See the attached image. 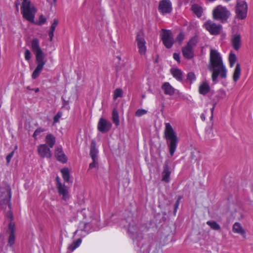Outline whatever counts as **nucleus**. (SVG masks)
<instances>
[{"label": "nucleus", "mask_w": 253, "mask_h": 253, "mask_svg": "<svg viewBox=\"0 0 253 253\" xmlns=\"http://www.w3.org/2000/svg\"><path fill=\"white\" fill-rule=\"evenodd\" d=\"M209 70L212 72V80L214 83L217 82V78H225L227 70L224 65L220 54L216 50L211 49L210 51V64Z\"/></svg>", "instance_id": "obj_1"}, {"label": "nucleus", "mask_w": 253, "mask_h": 253, "mask_svg": "<svg viewBox=\"0 0 253 253\" xmlns=\"http://www.w3.org/2000/svg\"><path fill=\"white\" fill-rule=\"evenodd\" d=\"M81 216L83 220L80 222L78 228L74 234L84 237L94 230V225L96 223L97 219L94 217V213L88 209H83L78 213V216Z\"/></svg>", "instance_id": "obj_2"}, {"label": "nucleus", "mask_w": 253, "mask_h": 253, "mask_svg": "<svg viewBox=\"0 0 253 253\" xmlns=\"http://www.w3.org/2000/svg\"><path fill=\"white\" fill-rule=\"evenodd\" d=\"M31 47L32 51L35 54L36 62H37V66L32 75V78L36 79L39 77L42 70L46 60L44 59V54L40 46L39 41L38 39H33L31 42Z\"/></svg>", "instance_id": "obj_3"}, {"label": "nucleus", "mask_w": 253, "mask_h": 253, "mask_svg": "<svg viewBox=\"0 0 253 253\" xmlns=\"http://www.w3.org/2000/svg\"><path fill=\"white\" fill-rule=\"evenodd\" d=\"M165 137L170 156H172L176 149L178 138L169 123L165 125Z\"/></svg>", "instance_id": "obj_4"}, {"label": "nucleus", "mask_w": 253, "mask_h": 253, "mask_svg": "<svg viewBox=\"0 0 253 253\" xmlns=\"http://www.w3.org/2000/svg\"><path fill=\"white\" fill-rule=\"evenodd\" d=\"M21 11L25 19L31 22H34V17L37 10L31 4L30 0H23Z\"/></svg>", "instance_id": "obj_5"}, {"label": "nucleus", "mask_w": 253, "mask_h": 253, "mask_svg": "<svg viewBox=\"0 0 253 253\" xmlns=\"http://www.w3.org/2000/svg\"><path fill=\"white\" fill-rule=\"evenodd\" d=\"M11 192L9 186L7 185L0 188V205L3 208L8 205L9 209H11Z\"/></svg>", "instance_id": "obj_6"}, {"label": "nucleus", "mask_w": 253, "mask_h": 253, "mask_svg": "<svg viewBox=\"0 0 253 253\" xmlns=\"http://www.w3.org/2000/svg\"><path fill=\"white\" fill-rule=\"evenodd\" d=\"M73 182V177L71 174L70 170L64 168V201L70 197L69 193Z\"/></svg>", "instance_id": "obj_7"}, {"label": "nucleus", "mask_w": 253, "mask_h": 253, "mask_svg": "<svg viewBox=\"0 0 253 253\" xmlns=\"http://www.w3.org/2000/svg\"><path fill=\"white\" fill-rule=\"evenodd\" d=\"M213 18L217 20L225 21L230 15V12L226 7L219 5L213 10Z\"/></svg>", "instance_id": "obj_8"}, {"label": "nucleus", "mask_w": 253, "mask_h": 253, "mask_svg": "<svg viewBox=\"0 0 253 253\" xmlns=\"http://www.w3.org/2000/svg\"><path fill=\"white\" fill-rule=\"evenodd\" d=\"M129 220V224L128 226V232L134 242L135 240L141 237V234L139 232V230L136 225L135 222L131 219V218H128L127 219H125L123 220V222H127Z\"/></svg>", "instance_id": "obj_9"}, {"label": "nucleus", "mask_w": 253, "mask_h": 253, "mask_svg": "<svg viewBox=\"0 0 253 253\" xmlns=\"http://www.w3.org/2000/svg\"><path fill=\"white\" fill-rule=\"evenodd\" d=\"M161 35L162 40L165 46L168 48H170L174 42L171 32L170 30H162Z\"/></svg>", "instance_id": "obj_10"}, {"label": "nucleus", "mask_w": 253, "mask_h": 253, "mask_svg": "<svg viewBox=\"0 0 253 253\" xmlns=\"http://www.w3.org/2000/svg\"><path fill=\"white\" fill-rule=\"evenodd\" d=\"M248 6L245 1L239 2L237 4L236 13L238 18L245 19L247 15Z\"/></svg>", "instance_id": "obj_11"}, {"label": "nucleus", "mask_w": 253, "mask_h": 253, "mask_svg": "<svg viewBox=\"0 0 253 253\" xmlns=\"http://www.w3.org/2000/svg\"><path fill=\"white\" fill-rule=\"evenodd\" d=\"M204 26L211 34L214 35H218L222 29L221 25L216 24L211 21L206 22Z\"/></svg>", "instance_id": "obj_12"}, {"label": "nucleus", "mask_w": 253, "mask_h": 253, "mask_svg": "<svg viewBox=\"0 0 253 253\" xmlns=\"http://www.w3.org/2000/svg\"><path fill=\"white\" fill-rule=\"evenodd\" d=\"M195 44V39H191L189 41L186 46L182 48L183 55L185 58L190 59L193 57V47Z\"/></svg>", "instance_id": "obj_13"}, {"label": "nucleus", "mask_w": 253, "mask_h": 253, "mask_svg": "<svg viewBox=\"0 0 253 253\" xmlns=\"http://www.w3.org/2000/svg\"><path fill=\"white\" fill-rule=\"evenodd\" d=\"M159 10L163 15L171 12L172 10V4L169 0L161 1L159 5Z\"/></svg>", "instance_id": "obj_14"}, {"label": "nucleus", "mask_w": 253, "mask_h": 253, "mask_svg": "<svg viewBox=\"0 0 253 253\" xmlns=\"http://www.w3.org/2000/svg\"><path fill=\"white\" fill-rule=\"evenodd\" d=\"M137 45L138 48V52L141 55H144L147 50L146 41L140 34H138L136 37Z\"/></svg>", "instance_id": "obj_15"}, {"label": "nucleus", "mask_w": 253, "mask_h": 253, "mask_svg": "<svg viewBox=\"0 0 253 253\" xmlns=\"http://www.w3.org/2000/svg\"><path fill=\"white\" fill-rule=\"evenodd\" d=\"M111 126L112 124L109 121L103 118L99 119L97 125V128L100 132L102 133L107 132L110 129Z\"/></svg>", "instance_id": "obj_16"}, {"label": "nucleus", "mask_w": 253, "mask_h": 253, "mask_svg": "<svg viewBox=\"0 0 253 253\" xmlns=\"http://www.w3.org/2000/svg\"><path fill=\"white\" fill-rule=\"evenodd\" d=\"M39 155L42 158H49L51 157L50 148L46 144H41L38 147Z\"/></svg>", "instance_id": "obj_17"}, {"label": "nucleus", "mask_w": 253, "mask_h": 253, "mask_svg": "<svg viewBox=\"0 0 253 253\" xmlns=\"http://www.w3.org/2000/svg\"><path fill=\"white\" fill-rule=\"evenodd\" d=\"M15 224L12 222H10L8 224V228L7 232L9 234L8 239V245L12 246L15 243Z\"/></svg>", "instance_id": "obj_18"}, {"label": "nucleus", "mask_w": 253, "mask_h": 253, "mask_svg": "<svg viewBox=\"0 0 253 253\" xmlns=\"http://www.w3.org/2000/svg\"><path fill=\"white\" fill-rule=\"evenodd\" d=\"M162 89L166 95H173L176 89H175L169 82H164L161 86Z\"/></svg>", "instance_id": "obj_19"}, {"label": "nucleus", "mask_w": 253, "mask_h": 253, "mask_svg": "<svg viewBox=\"0 0 253 253\" xmlns=\"http://www.w3.org/2000/svg\"><path fill=\"white\" fill-rule=\"evenodd\" d=\"M210 86L209 83L207 81H204L200 83L199 86V92L200 94L205 95L210 91Z\"/></svg>", "instance_id": "obj_20"}, {"label": "nucleus", "mask_w": 253, "mask_h": 253, "mask_svg": "<svg viewBox=\"0 0 253 253\" xmlns=\"http://www.w3.org/2000/svg\"><path fill=\"white\" fill-rule=\"evenodd\" d=\"M232 46L235 50H238L241 45V37L239 34H235L233 36L231 39Z\"/></svg>", "instance_id": "obj_21"}, {"label": "nucleus", "mask_w": 253, "mask_h": 253, "mask_svg": "<svg viewBox=\"0 0 253 253\" xmlns=\"http://www.w3.org/2000/svg\"><path fill=\"white\" fill-rule=\"evenodd\" d=\"M171 171L168 165H165L164 170L162 173V180L168 183L170 181V175Z\"/></svg>", "instance_id": "obj_22"}, {"label": "nucleus", "mask_w": 253, "mask_h": 253, "mask_svg": "<svg viewBox=\"0 0 253 253\" xmlns=\"http://www.w3.org/2000/svg\"><path fill=\"white\" fill-rule=\"evenodd\" d=\"M232 230L234 233L240 234L244 238L246 237V232L239 222H235L234 224Z\"/></svg>", "instance_id": "obj_23"}, {"label": "nucleus", "mask_w": 253, "mask_h": 253, "mask_svg": "<svg viewBox=\"0 0 253 253\" xmlns=\"http://www.w3.org/2000/svg\"><path fill=\"white\" fill-rule=\"evenodd\" d=\"M172 76L178 81L181 82L183 80V73L180 69L172 68L170 70Z\"/></svg>", "instance_id": "obj_24"}, {"label": "nucleus", "mask_w": 253, "mask_h": 253, "mask_svg": "<svg viewBox=\"0 0 253 253\" xmlns=\"http://www.w3.org/2000/svg\"><path fill=\"white\" fill-rule=\"evenodd\" d=\"M82 241V239L79 238L77 241L73 242L72 244L68 246L67 248V253H71L73 252L75 250H76L80 246Z\"/></svg>", "instance_id": "obj_25"}, {"label": "nucleus", "mask_w": 253, "mask_h": 253, "mask_svg": "<svg viewBox=\"0 0 253 253\" xmlns=\"http://www.w3.org/2000/svg\"><path fill=\"white\" fill-rule=\"evenodd\" d=\"M55 156L57 161L63 163V151L61 146L56 147L55 151Z\"/></svg>", "instance_id": "obj_26"}, {"label": "nucleus", "mask_w": 253, "mask_h": 253, "mask_svg": "<svg viewBox=\"0 0 253 253\" xmlns=\"http://www.w3.org/2000/svg\"><path fill=\"white\" fill-rule=\"evenodd\" d=\"M55 137L52 134H48L45 137L46 145L49 148H52L55 143Z\"/></svg>", "instance_id": "obj_27"}, {"label": "nucleus", "mask_w": 253, "mask_h": 253, "mask_svg": "<svg viewBox=\"0 0 253 253\" xmlns=\"http://www.w3.org/2000/svg\"><path fill=\"white\" fill-rule=\"evenodd\" d=\"M55 185L57 189L58 190V193L60 195H62V198H63V186L61 182V179L58 176L55 177Z\"/></svg>", "instance_id": "obj_28"}, {"label": "nucleus", "mask_w": 253, "mask_h": 253, "mask_svg": "<svg viewBox=\"0 0 253 253\" xmlns=\"http://www.w3.org/2000/svg\"><path fill=\"white\" fill-rule=\"evenodd\" d=\"M241 72V69L240 65L239 63H238L236 66L233 75V80L235 82H236L240 78Z\"/></svg>", "instance_id": "obj_29"}, {"label": "nucleus", "mask_w": 253, "mask_h": 253, "mask_svg": "<svg viewBox=\"0 0 253 253\" xmlns=\"http://www.w3.org/2000/svg\"><path fill=\"white\" fill-rule=\"evenodd\" d=\"M98 153V151L95 147V143L92 142L91 143L90 151V155L92 158V160H97Z\"/></svg>", "instance_id": "obj_30"}, {"label": "nucleus", "mask_w": 253, "mask_h": 253, "mask_svg": "<svg viewBox=\"0 0 253 253\" xmlns=\"http://www.w3.org/2000/svg\"><path fill=\"white\" fill-rule=\"evenodd\" d=\"M192 10L197 16L200 17L202 16L203 12L202 8L197 4H194L192 6Z\"/></svg>", "instance_id": "obj_31"}, {"label": "nucleus", "mask_w": 253, "mask_h": 253, "mask_svg": "<svg viewBox=\"0 0 253 253\" xmlns=\"http://www.w3.org/2000/svg\"><path fill=\"white\" fill-rule=\"evenodd\" d=\"M112 120L113 123L116 126H118L120 124L119 114L117 110L114 109L112 112Z\"/></svg>", "instance_id": "obj_32"}, {"label": "nucleus", "mask_w": 253, "mask_h": 253, "mask_svg": "<svg viewBox=\"0 0 253 253\" xmlns=\"http://www.w3.org/2000/svg\"><path fill=\"white\" fill-rule=\"evenodd\" d=\"M237 61V57L235 53L231 52L229 56V66L232 68Z\"/></svg>", "instance_id": "obj_33"}, {"label": "nucleus", "mask_w": 253, "mask_h": 253, "mask_svg": "<svg viewBox=\"0 0 253 253\" xmlns=\"http://www.w3.org/2000/svg\"><path fill=\"white\" fill-rule=\"evenodd\" d=\"M207 224L213 230H217L220 228V225L214 221H208Z\"/></svg>", "instance_id": "obj_34"}, {"label": "nucleus", "mask_w": 253, "mask_h": 253, "mask_svg": "<svg viewBox=\"0 0 253 253\" xmlns=\"http://www.w3.org/2000/svg\"><path fill=\"white\" fill-rule=\"evenodd\" d=\"M123 96V90L121 88H117L114 91L113 98L114 99H116L118 97Z\"/></svg>", "instance_id": "obj_35"}, {"label": "nucleus", "mask_w": 253, "mask_h": 253, "mask_svg": "<svg viewBox=\"0 0 253 253\" xmlns=\"http://www.w3.org/2000/svg\"><path fill=\"white\" fill-rule=\"evenodd\" d=\"M187 79L190 82V84H192L196 80V77L195 74L193 72H189L187 74Z\"/></svg>", "instance_id": "obj_36"}, {"label": "nucleus", "mask_w": 253, "mask_h": 253, "mask_svg": "<svg viewBox=\"0 0 253 253\" xmlns=\"http://www.w3.org/2000/svg\"><path fill=\"white\" fill-rule=\"evenodd\" d=\"M57 25L52 24L50 30L48 33V35L50 38V41H51L53 37L54 32Z\"/></svg>", "instance_id": "obj_37"}, {"label": "nucleus", "mask_w": 253, "mask_h": 253, "mask_svg": "<svg viewBox=\"0 0 253 253\" xmlns=\"http://www.w3.org/2000/svg\"><path fill=\"white\" fill-rule=\"evenodd\" d=\"M226 92L225 90L221 89L218 90L217 93V97L218 98L223 99L226 98Z\"/></svg>", "instance_id": "obj_38"}, {"label": "nucleus", "mask_w": 253, "mask_h": 253, "mask_svg": "<svg viewBox=\"0 0 253 253\" xmlns=\"http://www.w3.org/2000/svg\"><path fill=\"white\" fill-rule=\"evenodd\" d=\"M147 112V111L143 109H139L136 111L135 112V115L137 117H141L145 114H146Z\"/></svg>", "instance_id": "obj_39"}, {"label": "nucleus", "mask_w": 253, "mask_h": 253, "mask_svg": "<svg viewBox=\"0 0 253 253\" xmlns=\"http://www.w3.org/2000/svg\"><path fill=\"white\" fill-rule=\"evenodd\" d=\"M150 251V246L149 245H145L140 248V252L142 253H149Z\"/></svg>", "instance_id": "obj_40"}, {"label": "nucleus", "mask_w": 253, "mask_h": 253, "mask_svg": "<svg viewBox=\"0 0 253 253\" xmlns=\"http://www.w3.org/2000/svg\"><path fill=\"white\" fill-rule=\"evenodd\" d=\"M46 21V18L43 15H41L39 17V20L36 22V24L39 25H42L45 23Z\"/></svg>", "instance_id": "obj_41"}, {"label": "nucleus", "mask_w": 253, "mask_h": 253, "mask_svg": "<svg viewBox=\"0 0 253 253\" xmlns=\"http://www.w3.org/2000/svg\"><path fill=\"white\" fill-rule=\"evenodd\" d=\"M62 112L59 111L57 114L54 116V119H53V124H55L57 122H58L59 119L62 117Z\"/></svg>", "instance_id": "obj_42"}, {"label": "nucleus", "mask_w": 253, "mask_h": 253, "mask_svg": "<svg viewBox=\"0 0 253 253\" xmlns=\"http://www.w3.org/2000/svg\"><path fill=\"white\" fill-rule=\"evenodd\" d=\"M44 131V129L43 128H42L41 127L37 128L34 132L33 136L35 139L37 138V136L40 134L42 132Z\"/></svg>", "instance_id": "obj_43"}, {"label": "nucleus", "mask_w": 253, "mask_h": 253, "mask_svg": "<svg viewBox=\"0 0 253 253\" xmlns=\"http://www.w3.org/2000/svg\"><path fill=\"white\" fill-rule=\"evenodd\" d=\"M25 58L26 60L29 61L31 58V53L29 49H26L24 53Z\"/></svg>", "instance_id": "obj_44"}, {"label": "nucleus", "mask_w": 253, "mask_h": 253, "mask_svg": "<svg viewBox=\"0 0 253 253\" xmlns=\"http://www.w3.org/2000/svg\"><path fill=\"white\" fill-rule=\"evenodd\" d=\"M98 165L97 160H92V162L89 164V169H92L95 168Z\"/></svg>", "instance_id": "obj_45"}, {"label": "nucleus", "mask_w": 253, "mask_h": 253, "mask_svg": "<svg viewBox=\"0 0 253 253\" xmlns=\"http://www.w3.org/2000/svg\"><path fill=\"white\" fill-rule=\"evenodd\" d=\"M14 150H13L11 152H10L7 156H6V163H7V165H8V164L9 163V162H10V160H11V159L12 158V157L13 156V155H14Z\"/></svg>", "instance_id": "obj_46"}, {"label": "nucleus", "mask_w": 253, "mask_h": 253, "mask_svg": "<svg viewBox=\"0 0 253 253\" xmlns=\"http://www.w3.org/2000/svg\"><path fill=\"white\" fill-rule=\"evenodd\" d=\"M184 35L183 33H180L178 34L176 38V40L181 43L184 40Z\"/></svg>", "instance_id": "obj_47"}, {"label": "nucleus", "mask_w": 253, "mask_h": 253, "mask_svg": "<svg viewBox=\"0 0 253 253\" xmlns=\"http://www.w3.org/2000/svg\"><path fill=\"white\" fill-rule=\"evenodd\" d=\"M11 209H9V211L7 212L6 216L7 218L10 219V222H12L13 219V213L11 211Z\"/></svg>", "instance_id": "obj_48"}, {"label": "nucleus", "mask_w": 253, "mask_h": 253, "mask_svg": "<svg viewBox=\"0 0 253 253\" xmlns=\"http://www.w3.org/2000/svg\"><path fill=\"white\" fill-rule=\"evenodd\" d=\"M173 58L177 62L180 61V56L178 54L174 53L173 55Z\"/></svg>", "instance_id": "obj_49"}, {"label": "nucleus", "mask_w": 253, "mask_h": 253, "mask_svg": "<svg viewBox=\"0 0 253 253\" xmlns=\"http://www.w3.org/2000/svg\"><path fill=\"white\" fill-rule=\"evenodd\" d=\"M178 205H179V201L177 200L176 203L175 204V205H174V207H175L174 211L175 212L176 211L177 208H178Z\"/></svg>", "instance_id": "obj_50"}, {"label": "nucleus", "mask_w": 253, "mask_h": 253, "mask_svg": "<svg viewBox=\"0 0 253 253\" xmlns=\"http://www.w3.org/2000/svg\"><path fill=\"white\" fill-rule=\"evenodd\" d=\"M64 109H69L68 103L67 102H66L65 101H64Z\"/></svg>", "instance_id": "obj_51"}, {"label": "nucleus", "mask_w": 253, "mask_h": 253, "mask_svg": "<svg viewBox=\"0 0 253 253\" xmlns=\"http://www.w3.org/2000/svg\"><path fill=\"white\" fill-rule=\"evenodd\" d=\"M58 23V20H57V19H54V21H53V23L52 24H53V25H57Z\"/></svg>", "instance_id": "obj_52"}, {"label": "nucleus", "mask_w": 253, "mask_h": 253, "mask_svg": "<svg viewBox=\"0 0 253 253\" xmlns=\"http://www.w3.org/2000/svg\"><path fill=\"white\" fill-rule=\"evenodd\" d=\"M15 4H16V10L17 11H18V10H19L18 6H19V3L18 2H16Z\"/></svg>", "instance_id": "obj_53"}, {"label": "nucleus", "mask_w": 253, "mask_h": 253, "mask_svg": "<svg viewBox=\"0 0 253 253\" xmlns=\"http://www.w3.org/2000/svg\"><path fill=\"white\" fill-rule=\"evenodd\" d=\"M49 2L51 3H54L56 1V0H48Z\"/></svg>", "instance_id": "obj_54"}, {"label": "nucleus", "mask_w": 253, "mask_h": 253, "mask_svg": "<svg viewBox=\"0 0 253 253\" xmlns=\"http://www.w3.org/2000/svg\"><path fill=\"white\" fill-rule=\"evenodd\" d=\"M60 172H61V173H62V177H63V172H64L63 169H60Z\"/></svg>", "instance_id": "obj_55"}, {"label": "nucleus", "mask_w": 253, "mask_h": 253, "mask_svg": "<svg viewBox=\"0 0 253 253\" xmlns=\"http://www.w3.org/2000/svg\"><path fill=\"white\" fill-rule=\"evenodd\" d=\"M35 92H38L39 91V88H37L36 89H35Z\"/></svg>", "instance_id": "obj_56"}, {"label": "nucleus", "mask_w": 253, "mask_h": 253, "mask_svg": "<svg viewBox=\"0 0 253 253\" xmlns=\"http://www.w3.org/2000/svg\"><path fill=\"white\" fill-rule=\"evenodd\" d=\"M112 224L108 221H107L106 225H111Z\"/></svg>", "instance_id": "obj_57"}, {"label": "nucleus", "mask_w": 253, "mask_h": 253, "mask_svg": "<svg viewBox=\"0 0 253 253\" xmlns=\"http://www.w3.org/2000/svg\"><path fill=\"white\" fill-rule=\"evenodd\" d=\"M64 163H65V162L67 161V159H66V158H65V156H64Z\"/></svg>", "instance_id": "obj_58"}, {"label": "nucleus", "mask_w": 253, "mask_h": 253, "mask_svg": "<svg viewBox=\"0 0 253 253\" xmlns=\"http://www.w3.org/2000/svg\"><path fill=\"white\" fill-rule=\"evenodd\" d=\"M224 0V1H225L228 2V1H230L231 0Z\"/></svg>", "instance_id": "obj_59"}, {"label": "nucleus", "mask_w": 253, "mask_h": 253, "mask_svg": "<svg viewBox=\"0 0 253 253\" xmlns=\"http://www.w3.org/2000/svg\"><path fill=\"white\" fill-rule=\"evenodd\" d=\"M142 98H144L145 97V95H142Z\"/></svg>", "instance_id": "obj_60"}, {"label": "nucleus", "mask_w": 253, "mask_h": 253, "mask_svg": "<svg viewBox=\"0 0 253 253\" xmlns=\"http://www.w3.org/2000/svg\"><path fill=\"white\" fill-rule=\"evenodd\" d=\"M213 109H214V108H213V107H212V108L211 109V112H213Z\"/></svg>", "instance_id": "obj_61"}, {"label": "nucleus", "mask_w": 253, "mask_h": 253, "mask_svg": "<svg viewBox=\"0 0 253 253\" xmlns=\"http://www.w3.org/2000/svg\"><path fill=\"white\" fill-rule=\"evenodd\" d=\"M27 89H31L30 88V87H29V86H28V87H27Z\"/></svg>", "instance_id": "obj_62"}, {"label": "nucleus", "mask_w": 253, "mask_h": 253, "mask_svg": "<svg viewBox=\"0 0 253 253\" xmlns=\"http://www.w3.org/2000/svg\"><path fill=\"white\" fill-rule=\"evenodd\" d=\"M61 99L63 100V97L61 96Z\"/></svg>", "instance_id": "obj_63"}]
</instances>
